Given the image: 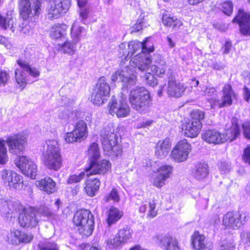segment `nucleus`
Instances as JSON below:
<instances>
[{"mask_svg": "<svg viewBox=\"0 0 250 250\" xmlns=\"http://www.w3.org/2000/svg\"><path fill=\"white\" fill-rule=\"evenodd\" d=\"M148 38H146L144 42L133 41L128 42V51L125 58L129 59L135 55L131 59L132 65L116 71L111 76L112 82H121L125 87L127 88L136 83L135 67L142 71L148 70L151 63L149 53L154 50V47H151L148 43Z\"/></svg>", "mask_w": 250, "mask_h": 250, "instance_id": "nucleus-1", "label": "nucleus"}, {"mask_svg": "<svg viewBox=\"0 0 250 250\" xmlns=\"http://www.w3.org/2000/svg\"><path fill=\"white\" fill-rule=\"evenodd\" d=\"M32 4L28 0H21L20 13L25 22L22 23L20 31L26 34L29 32L30 27L26 22L29 19L38 16L40 12L41 0H31ZM54 5L50 6L48 10L47 17L48 19H57L67 12L70 7V0H54Z\"/></svg>", "mask_w": 250, "mask_h": 250, "instance_id": "nucleus-2", "label": "nucleus"}, {"mask_svg": "<svg viewBox=\"0 0 250 250\" xmlns=\"http://www.w3.org/2000/svg\"><path fill=\"white\" fill-rule=\"evenodd\" d=\"M42 161L49 169L57 171L62 165V157L58 142L55 140L46 141L42 145Z\"/></svg>", "mask_w": 250, "mask_h": 250, "instance_id": "nucleus-3", "label": "nucleus"}, {"mask_svg": "<svg viewBox=\"0 0 250 250\" xmlns=\"http://www.w3.org/2000/svg\"><path fill=\"white\" fill-rule=\"evenodd\" d=\"M236 118L231 119V126L226 131V134H222L215 129L208 130L202 135L204 141L209 144H219L229 140L232 142L240 135V130Z\"/></svg>", "mask_w": 250, "mask_h": 250, "instance_id": "nucleus-4", "label": "nucleus"}, {"mask_svg": "<svg viewBox=\"0 0 250 250\" xmlns=\"http://www.w3.org/2000/svg\"><path fill=\"white\" fill-rule=\"evenodd\" d=\"M100 140L106 155L112 157L121 155V146L117 143V137L113 128L106 126L100 131Z\"/></svg>", "mask_w": 250, "mask_h": 250, "instance_id": "nucleus-5", "label": "nucleus"}, {"mask_svg": "<svg viewBox=\"0 0 250 250\" xmlns=\"http://www.w3.org/2000/svg\"><path fill=\"white\" fill-rule=\"evenodd\" d=\"M129 102L134 109L139 113H145L151 104L149 92L144 87H136L131 90Z\"/></svg>", "mask_w": 250, "mask_h": 250, "instance_id": "nucleus-6", "label": "nucleus"}, {"mask_svg": "<svg viewBox=\"0 0 250 250\" xmlns=\"http://www.w3.org/2000/svg\"><path fill=\"white\" fill-rule=\"evenodd\" d=\"M73 221L83 236L88 237L91 235L94 229V217L89 210H78L74 215Z\"/></svg>", "mask_w": 250, "mask_h": 250, "instance_id": "nucleus-7", "label": "nucleus"}, {"mask_svg": "<svg viewBox=\"0 0 250 250\" xmlns=\"http://www.w3.org/2000/svg\"><path fill=\"white\" fill-rule=\"evenodd\" d=\"M110 87L104 77H101L93 89L91 101L94 104L100 105L107 100L109 96Z\"/></svg>", "mask_w": 250, "mask_h": 250, "instance_id": "nucleus-8", "label": "nucleus"}, {"mask_svg": "<svg viewBox=\"0 0 250 250\" xmlns=\"http://www.w3.org/2000/svg\"><path fill=\"white\" fill-rule=\"evenodd\" d=\"M17 62L21 68L15 70V77L17 83L21 86L24 87L26 84V75L24 71L33 77H37L40 75V72L37 69L31 67L26 61L20 59Z\"/></svg>", "mask_w": 250, "mask_h": 250, "instance_id": "nucleus-9", "label": "nucleus"}, {"mask_svg": "<svg viewBox=\"0 0 250 250\" xmlns=\"http://www.w3.org/2000/svg\"><path fill=\"white\" fill-rule=\"evenodd\" d=\"M247 217L246 214H242L237 212L229 211L224 215L223 225L229 229H236L247 222Z\"/></svg>", "mask_w": 250, "mask_h": 250, "instance_id": "nucleus-10", "label": "nucleus"}, {"mask_svg": "<svg viewBox=\"0 0 250 250\" xmlns=\"http://www.w3.org/2000/svg\"><path fill=\"white\" fill-rule=\"evenodd\" d=\"M109 112L112 115H116L117 117L127 116L130 111L129 105L125 100H117L114 96H112L108 104Z\"/></svg>", "mask_w": 250, "mask_h": 250, "instance_id": "nucleus-11", "label": "nucleus"}, {"mask_svg": "<svg viewBox=\"0 0 250 250\" xmlns=\"http://www.w3.org/2000/svg\"><path fill=\"white\" fill-rule=\"evenodd\" d=\"M16 166L23 174L32 179H35L37 175V166L29 158L22 156L15 160Z\"/></svg>", "mask_w": 250, "mask_h": 250, "instance_id": "nucleus-12", "label": "nucleus"}, {"mask_svg": "<svg viewBox=\"0 0 250 250\" xmlns=\"http://www.w3.org/2000/svg\"><path fill=\"white\" fill-rule=\"evenodd\" d=\"M37 212L31 208H23L19 216V223L23 228H34L38 223Z\"/></svg>", "mask_w": 250, "mask_h": 250, "instance_id": "nucleus-13", "label": "nucleus"}, {"mask_svg": "<svg viewBox=\"0 0 250 250\" xmlns=\"http://www.w3.org/2000/svg\"><path fill=\"white\" fill-rule=\"evenodd\" d=\"M9 152L18 155L23 151L26 144V137L24 135L18 134L9 137L6 140Z\"/></svg>", "mask_w": 250, "mask_h": 250, "instance_id": "nucleus-14", "label": "nucleus"}, {"mask_svg": "<svg viewBox=\"0 0 250 250\" xmlns=\"http://www.w3.org/2000/svg\"><path fill=\"white\" fill-rule=\"evenodd\" d=\"M239 25L240 33L245 36H250V14L243 10H239L238 14L232 20Z\"/></svg>", "mask_w": 250, "mask_h": 250, "instance_id": "nucleus-15", "label": "nucleus"}, {"mask_svg": "<svg viewBox=\"0 0 250 250\" xmlns=\"http://www.w3.org/2000/svg\"><path fill=\"white\" fill-rule=\"evenodd\" d=\"M111 168V164L108 160H103L100 162L97 161L90 162L87 167L85 168L87 175L104 174Z\"/></svg>", "mask_w": 250, "mask_h": 250, "instance_id": "nucleus-16", "label": "nucleus"}, {"mask_svg": "<svg viewBox=\"0 0 250 250\" xmlns=\"http://www.w3.org/2000/svg\"><path fill=\"white\" fill-rule=\"evenodd\" d=\"M173 169V167L170 165L166 164L160 167L154 179V185L158 188L162 187L165 184L166 180L170 178Z\"/></svg>", "mask_w": 250, "mask_h": 250, "instance_id": "nucleus-17", "label": "nucleus"}, {"mask_svg": "<svg viewBox=\"0 0 250 250\" xmlns=\"http://www.w3.org/2000/svg\"><path fill=\"white\" fill-rule=\"evenodd\" d=\"M202 125L198 121H185L181 125L182 132L188 137L194 138L199 134Z\"/></svg>", "mask_w": 250, "mask_h": 250, "instance_id": "nucleus-18", "label": "nucleus"}, {"mask_svg": "<svg viewBox=\"0 0 250 250\" xmlns=\"http://www.w3.org/2000/svg\"><path fill=\"white\" fill-rule=\"evenodd\" d=\"M167 93L169 96L175 98L181 97L185 92L186 87L183 83L177 82L171 77L168 78Z\"/></svg>", "mask_w": 250, "mask_h": 250, "instance_id": "nucleus-19", "label": "nucleus"}, {"mask_svg": "<svg viewBox=\"0 0 250 250\" xmlns=\"http://www.w3.org/2000/svg\"><path fill=\"white\" fill-rule=\"evenodd\" d=\"M191 245L196 250H212V245L208 242L204 235L195 231L191 237Z\"/></svg>", "mask_w": 250, "mask_h": 250, "instance_id": "nucleus-20", "label": "nucleus"}, {"mask_svg": "<svg viewBox=\"0 0 250 250\" xmlns=\"http://www.w3.org/2000/svg\"><path fill=\"white\" fill-rule=\"evenodd\" d=\"M153 239L160 243L165 250H180L177 240L170 236L157 235Z\"/></svg>", "mask_w": 250, "mask_h": 250, "instance_id": "nucleus-21", "label": "nucleus"}, {"mask_svg": "<svg viewBox=\"0 0 250 250\" xmlns=\"http://www.w3.org/2000/svg\"><path fill=\"white\" fill-rule=\"evenodd\" d=\"M222 92V102L219 104V107H222L231 105L232 100L236 98L237 95L233 90L231 85L229 84H225Z\"/></svg>", "mask_w": 250, "mask_h": 250, "instance_id": "nucleus-22", "label": "nucleus"}, {"mask_svg": "<svg viewBox=\"0 0 250 250\" xmlns=\"http://www.w3.org/2000/svg\"><path fill=\"white\" fill-rule=\"evenodd\" d=\"M171 147L169 138L159 141L155 146V154L159 159H163L167 156Z\"/></svg>", "mask_w": 250, "mask_h": 250, "instance_id": "nucleus-23", "label": "nucleus"}, {"mask_svg": "<svg viewBox=\"0 0 250 250\" xmlns=\"http://www.w3.org/2000/svg\"><path fill=\"white\" fill-rule=\"evenodd\" d=\"M35 184L40 190L47 194L53 193L56 191V183L50 177H46L38 180Z\"/></svg>", "mask_w": 250, "mask_h": 250, "instance_id": "nucleus-24", "label": "nucleus"}, {"mask_svg": "<svg viewBox=\"0 0 250 250\" xmlns=\"http://www.w3.org/2000/svg\"><path fill=\"white\" fill-rule=\"evenodd\" d=\"M107 223L109 226L116 224L123 216V212L118 208L111 207L107 212Z\"/></svg>", "mask_w": 250, "mask_h": 250, "instance_id": "nucleus-25", "label": "nucleus"}, {"mask_svg": "<svg viewBox=\"0 0 250 250\" xmlns=\"http://www.w3.org/2000/svg\"><path fill=\"white\" fill-rule=\"evenodd\" d=\"M74 132L83 141L88 135V128L86 123L83 120H78L74 125Z\"/></svg>", "mask_w": 250, "mask_h": 250, "instance_id": "nucleus-26", "label": "nucleus"}, {"mask_svg": "<svg viewBox=\"0 0 250 250\" xmlns=\"http://www.w3.org/2000/svg\"><path fill=\"white\" fill-rule=\"evenodd\" d=\"M208 172V167L207 164L199 163L195 167L193 174L196 179L202 180L207 177Z\"/></svg>", "mask_w": 250, "mask_h": 250, "instance_id": "nucleus-27", "label": "nucleus"}, {"mask_svg": "<svg viewBox=\"0 0 250 250\" xmlns=\"http://www.w3.org/2000/svg\"><path fill=\"white\" fill-rule=\"evenodd\" d=\"M68 26L64 24H57L52 26L50 32V37L57 39L63 37L66 34Z\"/></svg>", "mask_w": 250, "mask_h": 250, "instance_id": "nucleus-28", "label": "nucleus"}, {"mask_svg": "<svg viewBox=\"0 0 250 250\" xmlns=\"http://www.w3.org/2000/svg\"><path fill=\"white\" fill-rule=\"evenodd\" d=\"M100 186V182L97 178L89 179L86 183L85 192L89 196H93L99 190Z\"/></svg>", "mask_w": 250, "mask_h": 250, "instance_id": "nucleus-29", "label": "nucleus"}, {"mask_svg": "<svg viewBox=\"0 0 250 250\" xmlns=\"http://www.w3.org/2000/svg\"><path fill=\"white\" fill-rule=\"evenodd\" d=\"M162 20L165 25L172 27L175 30L178 29L182 25L181 20L175 17H171L167 14L163 15Z\"/></svg>", "mask_w": 250, "mask_h": 250, "instance_id": "nucleus-30", "label": "nucleus"}, {"mask_svg": "<svg viewBox=\"0 0 250 250\" xmlns=\"http://www.w3.org/2000/svg\"><path fill=\"white\" fill-rule=\"evenodd\" d=\"M147 208H148L147 217L153 218L157 215V211L156 210V202L154 200L149 201L148 203L146 202L141 206L139 208V212L145 213Z\"/></svg>", "mask_w": 250, "mask_h": 250, "instance_id": "nucleus-31", "label": "nucleus"}, {"mask_svg": "<svg viewBox=\"0 0 250 250\" xmlns=\"http://www.w3.org/2000/svg\"><path fill=\"white\" fill-rule=\"evenodd\" d=\"M15 20L12 15H7L6 18L0 15V27L5 30L9 28L12 32H14Z\"/></svg>", "mask_w": 250, "mask_h": 250, "instance_id": "nucleus-32", "label": "nucleus"}, {"mask_svg": "<svg viewBox=\"0 0 250 250\" xmlns=\"http://www.w3.org/2000/svg\"><path fill=\"white\" fill-rule=\"evenodd\" d=\"M243 76L244 78L245 83L243 88L244 99L247 102L250 100V72L247 71H244Z\"/></svg>", "mask_w": 250, "mask_h": 250, "instance_id": "nucleus-33", "label": "nucleus"}, {"mask_svg": "<svg viewBox=\"0 0 250 250\" xmlns=\"http://www.w3.org/2000/svg\"><path fill=\"white\" fill-rule=\"evenodd\" d=\"M133 230L130 228L126 226L118 231L117 235L119 236L120 239L125 244L128 242L132 238Z\"/></svg>", "mask_w": 250, "mask_h": 250, "instance_id": "nucleus-34", "label": "nucleus"}, {"mask_svg": "<svg viewBox=\"0 0 250 250\" xmlns=\"http://www.w3.org/2000/svg\"><path fill=\"white\" fill-rule=\"evenodd\" d=\"M8 186L11 189H21L23 187V180L21 176L17 173H13L12 179L10 181Z\"/></svg>", "mask_w": 250, "mask_h": 250, "instance_id": "nucleus-35", "label": "nucleus"}, {"mask_svg": "<svg viewBox=\"0 0 250 250\" xmlns=\"http://www.w3.org/2000/svg\"><path fill=\"white\" fill-rule=\"evenodd\" d=\"M84 28L75 22L71 28V37L75 43H78L81 39V35Z\"/></svg>", "mask_w": 250, "mask_h": 250, "instance_id": "nucleus-36", "label": "nucleus"}, {"mask_svg": "<svg viewBox=\"0 0 250 250\" xmlns=\"http://www.w3.org/2000/svg\"><path fill=\"white\" fill-rule=\"evenodd\" d=\"M204 95L208 97L207 100L210 103L212 108L217 101L216 89L214 87H207L204 91Z\"/></svg>", "mask_w": 250, "mask_h": 250, "instance_id": "nucleus-37", "label": "nucleus"}, {"mask_svg": "<svg viewBox=\"0 0 250 250\" xmlns=\"http://www.w3.org/2000/svg\"><path fill=\"white\" fill-rule=\"evenodd\" d=\"M87 154L90 159V162L97 161L100 156L98 145L95 143H92L88 148Z\"/></svg>", "mask_w": 250, "mask_h": 250, "instance_id": "nucleus-38", "label": "nucleus"}, {"mask_svg": "<svg viewBox=\"0 0 250 250\" xmlns=\"http://www.w3.org/2000/svg\"><path fill=\"white\" fill-rule=\"evenodd\" d=\"M170 156L173 159L178 162L185 161L188 157L187 153L181 151V150L175 148H173L171 151Z\"/></svg>", "mask_w": 250, "mask_h": 250, "instance_id": "nucleus-39", "label": "nucleus"}, {"mask_svg": "<svg viewBox=\"0 0 250 250\" xmlns=\"http://www.w3.org/2000/svg\"><path fill=\"white\" fill-rule=\"evenodd\" d=\"M77 43L72 40L71 41L65 42L62 45L61 49L64 53L73 54L75 51Z\"/></svg>", "mask_w": 250, "mask_h": 250, "instance_id": "nucleus-40", "label": "nucleus"}, {"mask_svg": "<svg viewBox=\"0 0 250 250\" xmlns=\"http://www.w3.org/2000/svg\"><path fill=\"white\" fill-rule=\"evenodd\" d=\"M40 250H59L58 245L54 242L44 241L38 244Z\"/></svg>", "mask_w": 250, "mask_h": 250, "instance_id": "nucleus-41", "label": "nucleus"}, {"mask_svg": "<svg viewBox=\"0 0 250 250\" xmlns=\"http://www.w3.org/2000/svg\"><path fill=\"white\" fill-rule=\"evenodd\" d=\"M149 67H150V66ZM149 70V67H148V69L147 71H141L142 72H146V73L144 74V75L142 77L144 78L145 83L149 85L150 86L153 87L157 85V80L154 77L153 75L151 74L150 73L151 71H148Z\"/></svg>", "mask_w": 250, "mask_h": 250, "instance_id": "nucleus-42", "label": "nucleus"}, {"mask_svg": "<svg viewBox=\"0 0 250 250\" xmlns=\"http://www.w3.org/2000/svg\"><path fill=\"white\" fill-rule=\"evenodd\" d=\"M120 200V196L117 189L113 188L110 193L105 196L103 198L104 202H108L109 201H112L113 202H118Z\"/></svg>", "mask_w": 250, "mask_h": 250, "instance_id": "nucleus-43", "label": "nucleus"}, {"mask_svg": "<svg viewBox=\"0 0 250 250\" xmlns=\"http://www.w3.org/2000/svg\"><path fill=\"white\" fill-rule=\"evenodd\" d=\"M174 148L187 153L188 156L191 149L190 144L188 143L186 139L179 141Z\"/></svg>", "mask_w": 250, "mask_h": 250, "instance_id": "nucleus-44", "label": "nucleus"}, {"mask_svg": "<svg viewBox=\"0 0 250 250\" xmlns=\"http://www.w3.org/2000/svg\"><path fill=\"white\" fill-rule=\"evenodd\" d=\"M106 243L107 246L111 249L117 248L123 244V243L117 234L113 236V238L108 239L106 240Z\"/></svg>", "mask_w": 250, "mask_h": 250, "instance_id": "nucleus-45", "label": "nucleus"}, {"mask_svg": "<svg viewBox=\"0 0 250 250\" xmlns=\"http://www.w3.org/2000/svg\"><path fill=\"white\" fill-rule=\"evenodd\" d=\"M76 133L73 130L71 132L65 134L64 139L66 143L70 144L74 142H81L82 140L79 138Z\"/></svg>", "mask_w": 250, "mask_h": 250, "instance_id": "nucleus-46", "label": "nucleus"}, {"mask_svg": "<svg viewBox=\"0 0 250 250\" xmlns=\"http://www.w3.org/2000/svg\"><path fill=\"white\" fill-rule=\"evenodd\" d=\"M5 141L0 140V164H4L7 161L6 148L5 146Z\"/></svg>", "mask_w": 250, "mask_h": 250, "instance_id": "nucleus-47", "label": "nucleus"}, {"mask_svg": "<svg viewBox=\"0 0 250 250\" xmlns=\"http://www.w3.org/2000/svg\"><path fill=\"white\" fill-rule=\"evenodd\" d=\"M219 9L227 15L229 16L232 13V3L231 1H225L220 4L219 6Z\"/></svg>", "mask_w": 250, "mask_h": 250, "instance_id": "nucleus-48", "label": "nucleus"}, {"mask_svg": "<svg viewBox=\"0 0 250 250\" xmlns=\"http://www.w3.org/2000/svg\"><path fill=\"white\" fill-rule=\"evenodd\" d=\"M15 172L7 169H3L0 171V175L5 184L8 185L10 181L12 179L13 173Z\"/></svg>", "mask_w": 250, "mask_h": 250, "instance_id": "nucleus-49", "label": "nucleus"}, {"mask_svg": "<svg viewBox=\"0 0 250 250\" xmlns=\"http://www.w3.org/2000/svg\"><path fill=\"white\" fill-rule=\"evenodd\" d=\"M20 231L18 230L11 231L8 235V240L13 245H17L20 244Z\"/></svg>", "mask_w": 250, "mask_h": 250, "instance_id": "nucleus-50", "label": "nucleus"}, {"mask_svg": "<svg viewBox=\"0 0 250 250\" xmlns=\"http://www.w3.org/2000/svg\"><path fill=\"white\" fill-rule=\"evenodd\" d=\"M166 69V65H152L151 67L150 71L153 72L154 74L158 76L162 77L163 75L165 74Z\"/></svg>", "mask_w": 250, "mask_h": 250, "instance_id": "nucleus-51", "label": "nucleus"}, {"mask_svg": "<svg viewBox=\"0 0 250 250\" xmlns=\"http://www.w3.org/2000/svg\"><path fill=\"white\" fill-rule=\"evenodd\" d=\"M191 119L189 120L190 121H198L201 122V121L205 117V113L203 111L199 110H193L191 113Z\"/></svg>", "mask_w": 250, "mask_h": 250, "instance_id": "nucleus-52", "label": "nucleus"}, {"mask_svg": "<svg viewBox=\"0 0 250 250\" xmlns=\"http://www.w3.org/2000/svg\"><path fill=\"white\" fill-rule=\"evenodd\" d=\"M84 172H81L78 175L75 174L71 175L69 177L67 180V183L68 184H72L79 182L84 178Z\"/></svg>", "mask_w": 250, "mask_h": 250, "instance_id": "nucleus-53", "label": "nucleus"}, {"mask_svg": "<svg viewBox=\"0 0 250 250\" xmlns=\"http://www.w3.org/2000/svg\"><path fill=\"white\" fill-rule=\"evenodd\" d=\"M79 16L81 18L82 21L83 23H85V20L88 17L89 14V8L87 7H79Z\"/></svg>", "mask_w": 250, "mask_h": 250, "instance_id": "nucleus-54", "label": "nucleus"}, {"mask_svg": "<svg viewBox=\"0 0 250 250\" xmlns=\"http://www.w3.org/2000/svg\"><path fill=\"white\" fill-rule=\"evenodd\" d=\"M20 243H27L31 242L33 238V236L31 233H26L20 231Z\"/></svg>", "mask_w": 250, "mask_h": 250, "instance_id": "nucleus-55", "label": "nucleus"}, {"mask_svg": "<svg viewBox=\"0 0 250 250\" xmlns=\"http://www.w3.org/2000/svg\"><path fill=\"white\" fill-rule=\"evenodd\" d=\"M59 118L66 122L69 119L71 118V111L68 109L64 108L60 111L59 114Z\"/></svg>", "mask_w": 250, "mask_h": 250, "instance_id": "nucleus-56", "label": "nucleus"}, {"mask_svg": "<svg viewBox=\"0 0 250 250\" xmlns=\"http://www.w3.org/2000/svg\"><path fill=\"white\" fill-rule=\"evenodd\" d=\"M235 246L232 240L223 241L221 245V250H235Z\"/></svg>", "mask_w": 250, "mask_h": 250, "instance_id": "nucleus-57", "label": "nucleus"}, {"mask_svg": "<svg viewBox=\"0 0 250 250\" xmlns=\"http://www.w3.org/2000/svg\"><path fill=\"white\" fill-rule=\"evenodd\" d=\"M151 62L153 61L154 62L157 63V65H163L166 64L165 61L162 58L161 56L159 54H155L151 59Z\"/></svg>", "mask_w": 250, "mask_h": 250, "instance_id": "nucleus-58", "label": "nucleus"}, {"mask_svg": "<svg viewBox=\"0 0 250 250\" xmlns=\"http://www.w3.org/2000/svg\"><path fill=\"white\" fill-rule=\"evenodd\" d=\"M242 128L245 137L250 140V122L243 124Z\"/></svg>", "mask_w": 250, "mask_h": 250, "instance_id": "nucleus-59", "label": "nucleus"}, {"mask_svg": "<svg viewBox=\"0 0 250 250\" xmlns=\"http://www.w3.org/2000/svg\"><path fill=\"white\" fill-rule=\"evenodd\" d=\"M242 159L245 163L250 165V146L244 149Z\"/></svg>", "mask_w": 250, "mask_h": 250, "instance_id": "nucleus-60", "label": "nucleus"}, {"mask_svg": "<svg viewBox=\"0 0 250 250\" xmlns=\"http://www.w3.org/2000/svg\"><path fill=\"white\" fill-rule=\"evenodd\" d=\"M9 79V74L5 71L0 70V85L5 84Z\"/></svg>", "mask_w": 250, "mask_h": 250, "instance_id": "nucleus-61", "label": "nucleus"}, {"mask_svg": "<svg viewBox=\"0 0 250 250\" xmlns=\"http://www.w3.org/2000/svg\"><path fill=\"white\" fill-rule=\"evenodd\" d=\"M232 49V44L229 41H227L222 47L223 53L227 54L231 51Z\"/></svg>", "mask_w": 250, "mask_h": 250, "instance_id": "nucleus-62", "label": "nucleus"}, {"mask_svg": "<svg viewBox=\"0 0 250 250\" xmlns=\"http://www.w3.org/2000/svg\"><path fill=\"white\" fill-rule=\"evenodd\" d=\"M34 50L31 47H26L24 50V56L26 59H30L34 55Z\"/></svg>", "mask_w": 250, "mask_h": 250, "instance_id": "nucleus-63", "label": "nucleus"}, {"mask_svg": "<svg viewBox=\"0 0 250 250\" xmlns=\"http://www.w3.org/2000/svg\"><path fill=\"white\" fill-rule=\"evenodd\" d=\"M83 114V112L81 111L74 110L71 111V118L74 120H78V119L81 118Z\"/></svg>", "mask_w": 250, "mask_h": 250, "instance_id": "nucleus-64", "label": "nucleus"}]
</instances>
